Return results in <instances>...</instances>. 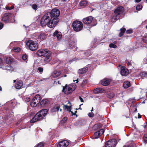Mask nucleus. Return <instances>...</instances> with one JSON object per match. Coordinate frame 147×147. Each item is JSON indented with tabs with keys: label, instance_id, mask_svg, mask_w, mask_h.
<instances>
[{
	"label": "nucleus",
	"instance_id": "obj_57",
	"mask_svg": "<svg viewBox=\"0 0 147 147\" xmlns=\"http://www.w3.org/2000/svg\"><path fill=\"white\" fill-rule=\"evenodd\" d=\"M10 8V10H11L13 9L14 8V6L13 5H12L11 6Z\"/></svg>",
	"mask_w": 147,
	"mask_h": 147
},
{
	"label": "nucleus",
	"instance_id": "obj_21",
	"mask_svg": "<svg viewBox=\"0 0 147 147\" xmlns=\"http://www.w3.org/2000/svg\"><path fill=\"white\" fill-rule=\"evenodd\" d=\"M23 83L22 82L21 80L18 81L15 85V87L17 89H20L21 87L23 86Z\"/></svg>",
	"mask_w": 147,
	"mask_h": 147
},
{
	"label": "nucleus",
	"instance_id": "obj_34",
	"mask_svg": "<svg viewBox=\"0 0 147 147\" xmlns=\"http://www.w3.org/2000/svg\"><path fill=\"white\" fill-rule=\"evenodd\" d=\"M142 8V6L141 4L137 5L136 7V9L137 10H140Z\"/></svg>",
	"mask_w": 147,
	"mask_h": 147
},
{
	"label": "nucleus",
	"instance_id": "obj_4",
	"mask_svg": "<svg viewBox=\"0 0 147 147\" xmlns=\"http://www.w3.org/2000/svg\"><path fill=\"white\" fill-rule=\"evenodd\" d=\"M13 19L14 16L13 14L9 13H7L3 16L2 20L5 23H13L15 22Z\"/></svg>",
	"mask_w": 147,
	"mask_h": 147
},
{
	"label": "nucleus",
	"instance_id": "obj_54",
	"mask_svg": "<svg viewBox=\"0 0 147 147\" xmlns=\"http://www.w3.org/2000/svg\"><path fill=\"white\" fill-rule=\"evenodd\" d=\"M2 62L1 59L0 58V66L2 65Z\"/></svg>",
	"mask_w": 147,
	"mask_h": 147
},
{
	"label": "nucleus",
	"instance_id": "obj_20",
	"mask_svg": "<svg viewBox=\"0 0 147 147\" xmlns=\"http://www.w3.org/2000/svg\"><path fill=\"white\" fill-rule=\"evenodd\" d=\"M0 68H2V69H6L10 72L14 71V70L13 68L10 66L6 67L4 66H0Z\"/></svg>",
	"mask_w": 147,
	"mask_h": 147
},
{
	"label": "nucleus",
	"instance_id": "obj_5",
	"mask_svg": "<svg viewBox=\"0 0 147 147\" xmlns=\"http://www.w3.org/2000/svg\"><path fill=\"white\" fill-rule=\"evenodd\" d=\"M26 44L27 47L32 51L36 50L38 48V44L36 41L29 40L27 42Z\"/></svg>",
	"mask_w": 147,
	"mask_h": 147
},
{
	"label": "nucleus",
	"instance_id": "obj_53",
	"mask_svg": "<svg viewBox=\"0 0 147 147\" xmlns=\"http://www.w3.org/2000/svg\"><path fill=\"white\" fill-rule=\"evenodd\" d=\"M2 62L1 59L0 58V66L2 65Z\"/></svg>",
	"mask_w": 147,
	"mask_h": 147
},
{
	"label": "nucleus",
	"instance_id": "obj_37",
	"mask_svg": "<svg viewBox=\"0 0 147 147\" xmlns=\"http://www.w3.org/2000/svg\"><path fill=\"white\" fill-rule=\"evenodd\" d=\"M20 48L19 47L18 48H15L13 49V50L14 51L16 52H19L20 51Z\"/></svg>",
	"mask_w": 147,
	"mask_h": 147
},
{
	"label": "nucleus",
	"instance_id": "obj_64",
	"mask_svg": "<svg viewBox=\"0 0 147 147\" xmlns=\"http://www.w3.org/2000/svg\"><path fill=\"white\" fill-rule=\"evenodd\" d=\"M13 43V42H11L10 43V45H12V44Z\"/></svg>",
	"mask_w": 147,
	"mask_h": 147
},
{
	"label": "nucleus",
	"instance_id": "obj_29",
	"mask_svg": "<svg viewBox=\"0 0 147 147\" xmlns=\"http://www.w3.org/2000/svg\"><path fill=\"white\" fill-rule=\"evenodd\" d=\"M140 76L142 78L147 77V73L145 71H143L140 74Z\"/></svg>",
	"mask_w": 147,
	"mask_h": 147
},
{
	"label": "nucleus",
	"instance_id": "obj_22",
	"mask_svg": "<svg viewBox=\"0 0 147 147\" xmlns=\"http://www.w3.org/2000/svg\"><path fill=\"white\" fill-rule=\"evenodd\" d=\"M54 36H56L57 39L58 40L61 39L62 37V34L61 33H59V32L56 30L53 34Z\"/></svg>",
	"mask_w": 147,
	"mask_h": 147
},
{
	"label": "nucleus",
	"instance_id": "obj_39",
	"mask_svg": "<svg viewBox=\"0 0 147 147\" xmlns=\"http://www.w3.org/2000/svg\"><path fill=\"white\" fill-rule=\"evenodd\" d=\"M27 58L28 57L26 54H24L22 56V59L24 60H26Z\"/></svg>",
	"mask_w": 147,
	"mask_h": 147
},
{
	"label": "nucleus",
	"instance_id": "obj_36",
	"mask_svg": "<svg viewBox=\"0 0 147 147\" xmlns=\"http://www.w3.org/2000/svg\"><path fill=\"white\" fill-rule=\"evenodd\" d=\"M68 104H69V106H68V107H67V109L68 111H70L71 109V103L70 102H68Z\"/></svg>",
	"mask_w": 147,
	"mask_h": 147
},
{
	"label": "nucleus",
	"instance_id": "obj_35",
	"mask_svg": "<svg viewBox=\"0 0 147 147\" xmlns=\"http://www.w3.org/2000/svg\"><path fill=\"white\" fill-rule=\"evenodd\" d=\"M109 47L111 48H116L117 46L115 44L113 43H111L109 44Z\"/></svg>",
	"mask_w": 147,
	"mask_h": 147
},
{
	"label": "nucleus",
	"instance_id": "obj_19",
	"mask_svg": "<svg viewBox=\"0 0 147 147\" xmlns=\"http://www.w3.org/2000/svg\"><path fill=\"white\" fill-rule=\"evenodd\" d=\"M48 112L47 109H43L41 110L38 112L39 114H41L42 117L43 118L47 115Z\"/></svg>",
	"mask_w": 147,
	"mask_h": 147
},
{
	"label": "nucleus",
	"instance_id": "obj_42",
	"mask_svg": "<svg viewBox=\"0 0 147 147\" xmlns=\"http://www.w3.org/2000/svg\"><path fill=\"white\" fill-rule=\"evenodd\" d=\"M67 117H65L62 119V121L63 123H65L67 120Z\"/></svg>",
	"mask_w": 147,
	"mask_h": 147
},
{
	"label": "nucleus",
	"instance_id": "obj_43",
	"mask_svg": "<svg viewBox=\"0 0 147 147\" xmlns=\"http://www.w3.org/2000/svg\"><path fill=\"white\" fill-rule=\"evenodd\" d=\"M94 116V114L93 113H88V116L90 117H92Z\"/></svg>",
	"mask_w": 147,
	"mask_h": 147
},
{
	"label": "nucleus",
	"instance_id": "obj_50",
	"mask_svg": "<svg viewBox=\"0 0 147 147\" xmlns=\"http://www.w3.org/2000/svg\"><path fill=\"white\" fill-rule=\"evenodd\" d=\"M3 26L2 23H0V30L2 28Z\"/></svg>",
	"mask_w": 147,
	"mask_h": 147
},
{
	"label": "nucleus",
	"instance_id": "obj_47",
	"mask_svg": "<svg viewBox=\"0 0 147 147\" xmlns=\"http://www.w3.org/2000/svg\"><path fill=\"white\" fill-rule=\"evenodd\" d=\"M63 109H67V107H68V106L67 105H65L64 104H63Z\"/></svg>",
	"mask_w": 147,
	"mask_h": 147
},
{
	"label": "nucleus",
	"instance_id": "obj_2",
	"mask_svg": "<svg viewBox=\"0 0 147 147\" xmlns=\"http://www.w3.org/2000/svg\"><path fill=\"white\" fill-rule=\"evenodd\" d=\"M123 7H119L115 10L114 14L113 16L111 19L112 22H115L119 19L120 17V14L123 12Z\"/></svg>",
	"mask_w": 147,
	"mask_h": 147
},
{
	"label": "nucleus",
	"instance_id": "obj_12",
	"mask_svg": "<svg viewBox=\"0 0 147 147\" xmlns=\"http://www.w3.org/2000/svg\"><path fill=\"white\" fill-rule=\"evenodd\" d=\"M120 73L122 76H126L128 74L129 71L126 67L122 66L121 68Z\"/></svg>",
	"mask_w": 147,
	"mask_h": 147
},
{
	"label": "nucleus",
	"instance_id": "obj_27",
	"mask_svg": "<svg viewBox=\"0 0 147 147\" xmlns=\"http://www.w3.org/2000/svg\"><path fill=\"white\" fill-rule=\"evenodd\" d=\"M130 86V83L128 81L125 82L123 84V86L125 88H127Z\"/></svg>",
	"mask_w": 147,
	"mask_h": 147
},
{
	"label": "nucleus",
	"instance_id": "obj_62",
	"mask_svg": "<svg viewBox=\"0 0 147 147\" xmlns=\"http://www.w3.org/2000/svg\"><path fill=\"white\" fill-rule=\"evenodd\" d=\"M2 90V88H1V87L0 86V90Z\"/></svg>",
	"mask_w": 147,
	"mask_h": 147
},
{
	"label": "nucleus",
	"instance_id": "obj_41",
	"mask_svg": "<svg viewBox=\"0 0 147 147\" xmlns=\"http://www.w3.org/2000/svg\"><path fill=\"white\" fill-rule=\"evenodd\" d=\"M39 72L40 73H42L43 71V69L41 67H39L38 69Z\"/></svg>",
	"mask_w": 147,
	"mask_h": 147
},
{
	"label": "nucleus",
	"instance_id": "obj_63",
	"mask_svg": "<svg viewBox=\"0 0 147 147\" xmlns=\"http://www.w3.org/2000/svg\"><path fill=\"white\" fill-rule=\"evenodd\" d=\"M93 111V108L92 107V110H91V111Z\"/></svg>",
	"mask_w": 147,
	"mask_h": 147
},
{
	"label": "nucleus",
	"instance_id": "obj_40",
	"mask_svg": "<svg viewBox=\"0 0 147 147\" xmlns=\"http://www.w3.org/2000/svg\"><path fill=\"white\" fill-rule=\"evenodd\" d=\"M144 140L146 142H147V135H144L143 137Z\"/></svg>",
	"mask_w": 147,
	"mask_h": 147
},
{
	"label": "nucleus",
	"instance_id": "obj_59",
	"mask_svg": "<svg viewBox=\"0 0 147 147\" xmlns=\"http://www.w3.org/2000/svg\"><path fill=\"white\" fill-rule=\"evenodd\" d=\"M141 1V0H136V2L138 3L140 2Z\"/></svg>",
	"mask_w": 147,
	"mask_h": 147
},
{
	"label": "nucleus",
	"instance_id": "obj_25",
	"mask_svg": "<svg viewBox=\"0 0 147 147\" xmlns=\"http://www.w3.org/2000/svg\"><path fill=\"white\" fill-rule=\"evenodd\" d=\"M37 36H38V39L40 40L44 39L46 37V35L43 33L38 34H37Z\"/></svg>",
	"mask_w": 147,
	"mask_h": 147
},
{
	"label": "nucleus",
	"instance_id": "obj_31",
	"mask_svg": "<svg viewBox=\"0 0 147 147\" xmlns=\"http://www.w3.org/2000/svg\"><path fill=\"white\" fill-rule=\"evenodd\" d=\"M126 29L125 28H121L120 29L121 32L119 34V36L120 37L122 36L125 32Z\"/></svg>",
	"mask_w": 147,
	"mask_h": 147
},
{
	"label": "nucleus",
	"instance_id": "obj_10",
	"mask_svg": "<svg viewBox=\"0 0 147 147\" xmlns=\"http://www.w3.org/2000/svg\"><path fill=\"white\" fill-rule=\"evenodd\" d=\"M41 115L37 113L30 121L31 123H34L37 121L42 120L43 119Z\"/></svg>",
	"mask_w": 147,
	"mask_h": 147
},
{
	"label": "nucleus",
	"instance_id": "obj_9",
	"mask_svg": "<svg viewBox=\"0 0 147 147\" xmlns=\"http://www.w3.org/2000/svg\"><path fill=\"white\" fill-rule=\"evenodd\" d=\"M50 52V51L48 50L40 49L38 51L36 54L39 57L43 56L45 57L46 55H48V53Z\"/></svg>",
	"mask_w": 147,
	"mask_h": 147
},
{
	"label": "nucleus",
	"instance_id": "obj_51",
	"mask_svg": "<svg viewBox=\"0 0 147 147\" xmlns=\"http://www.w3.org/2000/svg\"><path fill=\"white\" fill-rule=\"evenodd\" d=\"M79 98L81 102H84L83 99L80 96Z\"/></svg>",
	"mask_w": 147,
	"mask_h": 147
},
{
	"label": "nucleus",
	"instance_id": "obj_1",
	"mask_svg": "<svg viewBox=\"0 0 147 147\" xmlns=\"http://www.w3.org/2000/svg\"><path fill=\"white\" fill-rule=\"evenodd\" d=\"M60 13L59 10L57 9H53L51 12L47 13L41 20V25L45 26L47 25L50 28L55 27L59 21L58 17Z\"/></svg>",
	"mask_w": 147,
	"mask_h": 147
},
{
	"label": "nucleus",
	"instance_id": "obj_56",
	"mask_svg": "<svg viewBox=\"0 0 147 147\" xmlns=\"http://www.w3.org/2000/svg\"><path fill=\"white\" fill-rule=\"evenodd\" d=\"M141 117V115L139 114V113L138 116V118H140Z\"/></svg>",
	"mask_w": 147,
	"mask_h": 147
},
{
	"label": "nucleus",
	"instance_id": "obj_45",
	"mask_svg": "<svg viewBox=\"0 0 147 147\" xmlns=\"http://www.w3.org/2000/svg\"><path fill=\"white\" fill-rule=\"evenodd\" d=\"M93 22L94 23V24H91V26H95L96 24H97V22L96 21V20L95 21L94 20H93Z\"/></svg>",
	"mask_w": 147,
	"mask_h": 147
},
{
	"label": "nucleus",
	"instance_id": "obj_15",
	"mask_svg": "<svg viewBox=\"0 0 147 147\" xmlns=\"http://www.w3.org/2000/svg\"><path fill=\"white\" fill-rule=\"evenodd\" d=\"M92 20V17L90 16L84 18L83 20V22L85 24H88L91 23Z\"/></svg>",
	"mask_w": 147,
	"mask_h": 147
},
{
	"label": "nucleus",
	"instance_id": "obj_18",
	"mask_svg": "<svg viewBox=\"0 0 147 147\" xmlns=\"http://www.w3.org/2000/svg\"><path fill=\"white\" fill-rule=\"evenodd\" d=\"M61 74V71H59L55 70L52 73L51 76L54 78L59 76Z\"/></svg>",
	"mask_w": 147,
	"mask_h": 147
},
{
	"label": "nucleus",
	"instance_id": "obj_6",
	"mask_svg": "<svg viewBox=\"0 0 147 147\" xmlns=\"http://www.w3.org/2000/svg\"><path fill=\"white\" fill-rule=\"evenodd\" d=\"M72 27L75 31L78 32L82 30L83 27V25L81 22L75 21L73 23Z\"/></svg>",
	"mask_w": 147,
	"mask_h": 147
},
{
	"label": "nucleus",
	"instance_id": "obj_8",
	"mask_svg": "<svg viewBox=\"0 0 147 147\" xmlns=\"http://www.w3.org/2000/svg\"><path fill=\"white\" fill-rule=\"evenodd\" d=\"M117 143L115 139H112L107 142L105 144V147H114Z\"/></svg>",
	"mask_w": 147,
	"mask_h": 147
},
{
	"label": "nucleus",
	"instance_id": "obj_46",
	"mask_svg": "<svg viewBox=\"0 0 147 147\" xmlns=\"http://www.w3.org/2000/svg\"><path fill=\"white\" fill-rule=\"evenodd\" d=\"M70 112H71V113L73 115H76V116H77V115L76 114V113L77 112V111H75V112L74 113L72 111H70Z\"/></svg>",
	"mask_w": 147,
	"mask_h": 147
},
{
	"label": "nucleus",
	"instance_id": "obj_33",
	"mask_svg": "<svg viewBox=\"0 0 147 147\" xmlns=\"http://www.w3.org/2000/svg\"><path fill=\"white\" fill-rule=\"evenodd\" d=\"M114 96V93L113 92L109 93L107 95V97L110 98H113Z\"/></svg>",
	"mask_w": 147,
	"mask_h": 147
},
{
	"label": "nucleus",
	"instance_id": "obj_13",
	"mask_svg": "<svg viewBox=\"0 0 147 147\" xmlns=\"http://www.w3.org/2000/svg\"><path fill=\"white\" fill-rule=\"evenodd\" d=\"M111 81V80L109 79L105 78L101 81V83L102 85L107 86H108Z\"/></svg>",
	"mask_w": 147,
	"mask_h": 147
},
{
	"label": "nucleus",
	"instance_id": "obj_16",
	"mask_svg": "<svg viewBox=\"0 0 147 147\" xmlns=\"http://www.w3.org/2000/svg\"><path fill=\"white\" fill-rule=\"evenodd\" d=\"M141 46L142 47H147V35L143 38Z\"/></svg>",
	"mask_w": 147,
	"mask_h": 147
},
{
	"label": "nucleus",
	"instance_id": "obj_49",
	"mask_svg": "<svg viewBox=\"0 0 147 147\" xmlns=\"http://www.w3.org/2000/svg\"><path fill=\"white\" fill-rule=\"evenodd\" d=\"M45 80V79H44V78H43L40 80H39L38 82V83H41L40 82H41V81H44V80Z\"/></svg>",
	"mask_w": 147,
	"mask_h": 147
},
{
	"label": "nucleus",
	"instance_id": "obj_23",
	"mask_svg": "<svg viewBox=\"0 0 147 147\" xmlns=\"http://www.w3.org/2000/svg\"><path fill=\"white\" fill-rule=\"evenodd\" d=\"M104 91V90L102 88H97L94 90V92L95 94H98L100 93H103Z\"/></svg>",
	"mask_w": 147,
	"mask_h": 147
},
{
	"label": "nucleus",
	"instance_id": "obj_48",
	"mask_svg": "<svg viewBox=\"0 0 147 147\" xmlns=\"http://www.w3.org/2000/svg\"><path fill=\"white\" fill-rule=\"evenodd\" d=\"M30 99L29 98H26L25 99V101H26L27 102H28L29 101H30Z\"/></svg>",
	"mask_w": 147,
	"mask_h": 147
},
{
	"label": "nucleus",
	"instance_id": "obj_7",
	"mask_svg": "<svg viewBox=\"0 0 147 147\" xmlns=\"http://www.w3.org/2000/svg\"><path fill=\"white\" fill-rule=\"evenodd\" d=\"M41 98L39 94H37L32 99L30 103L31 107H34L36 106L40 102Z\"/></svg>",
	"mask_w": 147,
	"mask_h": 147
},
{
	"label": "nucleus",
	"instance_id": "obj_17",
	"mask_svg": "<svg viewBox=\"0 0 147 147\" xmlns=\"http://www.w3.org/2000/svg\"><path fill=\"white\" fill-rule=\"evenodd\" d=\"M48 53V55H46V56L45 57V58L44 59V62L46 63H48L51 59V52Z\"/></svg>",
	"mask_w": 147,
	"mask_h": 147
},
{
	"label": "nucleus",
	"instance_id": "obj_58",
	"mask_svg": "<svg viewBox=\"0 0 147 147\" xmlns=\"http://www.w3.org/2000/svg\"><path fill=\"white\" fill-rule=\"evenodd\" d=\"M127 64L128 65H131V63L130 62H128L127 63Z\"/></svg>",
	"mask_w": 147,
	"mask_h": 147
},
{
	"label": "nucleus",
	"instance_id": "obj_26",
	"mask_svg": "<svg viewBox=\"0 0 147 147\" xmlns=\"http://www.w3.org/2000/svg\"><path fill=\"white\" fill-rule=\"evenodd\" d=\"M88 68L87 67H85L84 68L80 69L78 70V73L80 74H83L86 73L88 70Z\"/></svg>",
	"mask_w": 147,
	"mask_h": 147
},
{
	"label": "nucleus",
	"instance_id": "obj_44",
	"mask_svg": "<svg viewBox=\"0 0 147 147\" xmlns=\"http://www.w3.org/2000/svg\"><path fill=\"white\" fill-rule=\"evenodd\" d=\"M132 32V31L130 29L127 30L126 31V33L127 34H131Z\"/></svg>",
	"mask_w": 147,
	"mask_h": 147
},
{
	"label": "nucleus",
	"instance_id": "obj_32",
	"mask_svg": "<svg viewBox=\"0 0 147 147\" xmlns=\"http://www.w3.org/2000/svg\"><path fill=\"white\" fill-rule=\"evenodd\" d=\"M60 108V107L59 105H56L53 107L52 109V111L53 112H55L58 111Z\"/></svg>",
	"mask_w": 147,
	"mask_h": 147
},
{
	"label": "nucleus",
	"instance_id": "obj_55",
	"mask_svg": "<svg viewBox=\"0 0 147 147\" xmlns=\"http://www.w3.org/2000/svg\"><path fill=\"white\" fill-rule=\"evenodd\" d=\"M6 9H9V10H10V8L8 6H7L6 7Z\"/></svg>",
	"mask_w": 147,
	"mask_h": 147
},
{
	"label": "nucleus",
	"instance_id": "obj_3",
	"mask_svg": "<svg viewBox=\"0 0 147 147\" xmlns=\"http://www.w3.org/2000/svg\"><path fill=\"white\" fill-rule=\"evenodd\" d=\"M76 88V85L74 83L68 85H66L63 88V91L65 94H68L74 91Z\"/></svg>",
	"mask_w": 147,
	"mask_h": 147
},
{
	"label": "nucleus",
	"instance_id": "obj_52",
	"mask_svg": "<svg viewBox=\"0 0 147 147\" xmlns=\"http://www.w3.org/2000/svg\"><path fill=\"white\" fill-rule=\"evenodd\" d=\"M123 147H132V145H129L125 146Z\"/></svg>",
	"mask_w": 147,
	"mask_h": 147
},
{
	"label": "nucleus",
	"instance_id": "obj_14",
	"mask_svg": "<svg viewBox=\"0 0 147 147\" xmlns=\"http://www.w3.org/2000/svg\"><path fill=\"white\" fill-rule=\"evenodd\" d=\"M104 130L102 129H100L98 131L96 132L94 134V138L97 139L98 138L104 133Z\"/></svg>",
	"mask_w": 147,
	"mask_h": 147
},
{
	"label": "nucleus",
	"instance_id": "obj_11",
	"mask_svg": "<svg viewBox=\"0 0 147 147\" xmlns=\"http://www.w3.org/2000/svg\"><path fill=\"white\" fill-rule=\"evenodd\" d=\"M69 144V142L66 140L60 142L58 144V147H67Z\"/></svg>",
	"mask_w": 147,
	"mask_h": 147
},
{
	"label": "nucleus",
	"instance_id": "obj_30",
	"mask_svg": "<svg viewBox=\"0 0 147 147\" xmlns=\"http://www.w3.org/2000/svg\"><path fill=\"white\" fill-rule=\"evenodd\" d=\"M80 5L81 6H86L87 4V1L86 0H82L80 2Z\"/></svg>",
	"mask_w": 147,
	"mask_h": 147
},
{
	"label": "nucleus",
	"instance_id": "obj_24",
	"mask_svg": "<svg viewBox=\"0 0 147 147\" xmlns=\"http://www.w3.org/2000/svg\"><path fill=\"white\" fill-rule=\"evenodd\" d=\"M48 101L46 99H43L40 102V105L42 107L45 106L48 104Z\"/></svg>",
	"mask_w": 147,
	"mask_h": 147
},
{
	"label": "nucleus",
	"instance_id": "obj_60",
	"mask_svg": "<svg viewBox=\"0 0 147 147\" xmlns=\"http://www.w3.org/2000/svg\"><path fill=\"white\" fill-rule=\"evenodd\" d=\"M61 1L63 2H65L66 1V0H61Z\"/></svg>",
	"mask_w": 147,
	"mask_h": 147
},
{
	"label": "nucleus",
	"instance_id": "obj_28",
	"mask_svg": "<svg viewBox=\"0 0 147 147\" xmlns=\"http://www.w3.org/2000/svg\"><path fill=\"white\" fill-rule=\"evenodd\" d=\"M13 61V59L11 57H7L6 59V62L7 64H11Z\"/></svg>",
	"mask_w": 147,
	"mask_h": 147
},
{
	"label": "nucleus",
	"instance_id": "obj_61",
	"mask_svg": "<svg viewBox=\"0 0 147 147\" xmlns=\"http://www.w3.org/2000/svg\"><path fill=\"white\" fill-rule=\"evenodd\" d=\"M33 26V24H31L30 26V28H31Z\"/></svg>",
	"mask_w": 147,
	"mask_h": 147
},
{
	"label": "nucleus",
	"instance_id": "obj_38",
	"mask_svg": "<svg viewBox=\"0 0 147 147\" xmlns=\"http://www.w3.org/2000/svg\"><path fill=\"white\" fill-rule=\"evenodd\" d=\"M32 8L33 9H35L36 10L37 9V5L35 4H33L32 5Z\"/></svg>",
	"mask_w": 147,
	"mask_h": 147
}]
</instances>
